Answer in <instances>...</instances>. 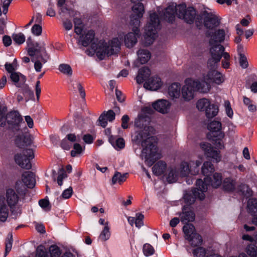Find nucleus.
<instances>
[{
    "instance_id": "obj_1",
    "label": "nucleus",
    "mask_w": 257,
    "mask_h": 257,
    "mask_svg": "<svg viewBox=\"0 0 257 257\" xmlns=\"http://www.w3.org/2000/svg\"><path fill=\"white\" fill-rule=\"evenodd\" d=\"M150 121V118L146 116L140 115L136 119L135 125L136 127L143 130L138 131L135 136V140L142 142L143 147V154L147 164L151 166L156 160L161 157V155L158 151L157 146L156 138L154 137H149V127L147 126Z\"/></svg>"
},
{
    "instance_id": "obj_2",
    "label": "nucleus",
    "mask_w": 257,
    "mask_h": 257,
    "mask_svg": "<svg viewBox=\"0 0 257 257\" xmlns=\"http://www.w3.org/2000/svg\"><path fill=\"white\" fill-rule=\"evenodd\" d=\"M225 48L221 45H214L211 47L210 53L211 57L208 60L207 65L208 67L213 68L214 65L220 61L222 57L225 60H229V54L224 52Z\"/></svg>"
},
{
    "instance_id": "obj_3",
    "label": "nucleus",
    "mask_w": 257,
    "mask_h": 257,
    "mask_svg": "<svg viewBox=\"0 0 257 257\" xmlns=\"http://www.w3.org/2000/svg\"><path fill=\"white\" fill-rule=\"evenodd\" d=\"M196 187L192 191V194H186L184 198L185 202L189 204L193 203L195 199L203 200L205 197L204 192L207 190L206 184L203 183L202 180L197 179L196 182Z\"/></svg>"
},
{
    "instance_id": "obj_4",
    "label": "nucleus",
    "mask_w": 257,
    "mask_h": 257,
    "mask_svg": "<svg viewBox=\"0 0 257 257\" xmlns=\"http://www.w3.org/2000/svg\"><path fill=\"white\" fill-rule=\"evenodd\" d=\"M178 18L184 20L185 22L189 24L194 23L196 17V10L193 7H187L185 3L178 5Z\"/></svg>"
},
{
    "instance_id": "obj_5",
    "label": "nucleus",
    "mask_w": 257,
    "mask_h": 257,
    "mask_svg": "<svg viewBox=\"0 0 257 257\" xmlns=\"http://www.w3.org/2000/svg\"><path fill=\"white\" fill-rule=\"evenodd\" d=\"M5 124L4 126L7 123L11 125L13 131H19L20 127L23 124H25V122L23 121V118L20 114L17 111H12L8 113L7 115H4Z\"/></svg>"
},
{
    "instance_id": "obj_6",
    "label": "nucleus",
    "mask_w": 257,
    "mask_h": 257,
    "mask_svg": "<svg viewBox=\"0 0 257 257\" xmlns=\"http://www.w3.org/2000/svg\"><path fill=\"white\" fill-rule=\"evenodd\" d=\"M34 158L33 149H28L23 151V154H17L15 156V161L22 168L29 170L32 168L30 161Z\"/></svg>"
},
{
    "instance_id": "obj_7",
    "label": "nucleus",
    "mask_w": 257,
    "mask_h": 257,
    "mask_svg": "<svg viewBox=\"0 0 257 257\" xmlns=\"http://www.w3.org/2000/svg\"><path fill=\"white\" fill-rule=\"evenodd\" d=\"M28 53L31 57L35 56L36 59H40L43 63H45L50 58L49 55L47 53L44 44L40 46L38 42H33L28 49Z\"/></svg>"
},
{
    "instance_id": "obj_8",
    "label": "nucleus",
    "mask_w": 257,
    "mask_h": 257,
    "mask_svg": "<svg viewBox=\"0 0 257 257\" xmlns=\"http://www.w3.org/2000/svg\"><path fill=\"white\" fill-rule=\"evenodd\" d=\"M201 164V162L200 160L182 162L179 171L180 176L185 177L189 174L192 175H196L199 172L198 167Z\"/></svg>"
},
{
    "instance_id": "obj_9",
    "label": "nucleus",
    "mask_w": 257,
    "mask_h": 257,
    "mask_svg": "<svg viewBox=\"0 0 257 257\" xmlns=\"http://www.w3.org/2000/svg\"><path fill=\"white\" fill-rule=\"evenodd\" d=\"M91 49L96 53V55L98 59L103 60L105 58V56H110L109 50V45H107L106 42L104 40H100L98 42L96 40V43H92L91 45Z\"/></svg>"
},
{
    "instance_id": "obj_10",
    "label": "nucleus",
    "mask_w": 257,
    "mask_h": 257,
    "mask_svg": "<svg viewBox=\"0 0 257 257\" xmlns=\"http://www.w3.org/2000/svg\"><path fill=\"white\" fill-rule=\"evenodd\" d=\"M204 17V25L205 28L212 30L219 25L220 21L218 18L211 13L204 11L202 16H197V19L199 21Z\"/></svg>"
},
{
    "instance_id": "obj_11",
    "label": "nucleus",
    "mask_w": 257,
    "mask_h": 257,
    "mask_svg": "<svg viewBox=\"0 0 257 257\" xmlns=\"http://www.w3.org/2000/svg\"><path fill=\"white\" fill-rule=\"evenodd\" d=\"M151 74L150 69L148 67L144 66L139 70L136 80H162V79H165L167 75V74H165V76H163V74H156L150 78Z\"/></svg>"
},
{
    "instance_id": "obj_12",
    "label": "nucleus",
    "mask_w": 257,
    "mask_h": 257,
    "mask_svg": "<svg viewBox=\"0 0 257 257\" xmlns=\"http://www.w3.org/2000/svg\"><path fill=\"white\" fill-rule=\"evenodd\" d=\"M16 135L15 144L17 147L20 148L31 145L32 140L30 135H25L20 128L19 131H15Z\"/></svg>"
},
{
    "instance_id": "obj_13",
    "label": "nucleus",
    "mask_w": 257,
    "mask_h": 257,
    "mask_svg": "<svg viewBox=\"0 0 257 257\" xmlns=\"http://www.w3.org/2000/svg\"><path fill=\"white\" fill-rule=\"evenodd\" d=\"M200 146L207 157L212 158L217 163L220 161L221 157L220 152L215 150L209 143L202 142L200 143Z\"/></svg>"
},
{
    "instance_id": "obj_14",
    "label": "nucleus",
    "mask_w": 257,
    "mask_h": 257,
    "mask_svg": "<svg viewBox=\"0 0 257 257\" xmlns=\"http://www.w3.org/2000/svg\"><path fill=\"white\" fill-rule=\"evenodd\" d=\"M178 5L174 6L173 5L168 6L163 13L164 20L170 24H173L175 21L176 16L178 17Z\"/></svg>"
},
{
    "instance_id": "obj_15",
    "label": "nucleus",
    "mask_w": 257,
    "mask_h": 257,
    "mask_svg": "<svg viewBox=\"0 0 257 257\" xmlns=\"http://www.w3.org/2000/svg\"><path fill=\"white\" fill-rule=\"evenodd\" d=\"M133 31V32L128 33L124 36V44L128 48H132L137 43V37L140 35V29L138 27H134Z\"/></svg>"
},
{
    "instance_id": "obj_16",
    "label": "nucleus",
    "mask_w": 257,
    "mask_h": 257,
    "mask_svg": "<svg viewBox=\"0 0 257 257\" xmlns=\"http://www.w3.org/2000/svg\"><path fill=\"white\" fill-rule=\"evenodd\" d=\"M222 74L215 70L211 69L207 73L203 72L201 79H193L191 78H187L185 80H221Z\"/></svg>"
},
{
    "instance_id": "obj_17",
    "label": "nucleus",
    "mask_w": 257,
    "mask_h": 257,
    "mask_svg": "<svg viewBox=\"0 0 257 257\" xmlns=\"http://www.w3.org/2000/svg\"><path fill=\"white\" fill-rule=\"evenodd\" d=\"M207 36L211 37L209 44L211 47L217 43H222L224 41L225 37V31L223 29H218L211 34V33H206Z\"/></svg>"
},
{
    "instance_id": "obj_18",
    "label": "nucleus",
    "mask_w": 257,
    "mask_h": 257,
    "mask_svg": "<svg viewBox=\"0 0 257 257\" xmlns=\"http://www.w3.org/2000/svg\"><path fill=\"white\" fill-rule=\"evenodd\" d=\"M196 91L194 82L185 81V84L182 88V96L185 100H190L194 97V94Z\"/></svg>"
},
{
    "instance_id": "obj_19",
    "label": "nucleus",
    "mask_w": 257,
    "mask_h": 257,
    "mask_svg": "<svg viewBox=\"0 0 257 257\" xmlns=\"http://www.w3.org/2000/svg\"><path fill=\"white\" fill-rule=\"evenodd\" d=\"M167 87V92L169 97L172 100L178 99L180 96V84L178 82H174L171 84H165L164 89Z\"/></svg>"
},
{
    "instance_id": "obj_20",
    "label": "nucleus",
    "mask_w": 257,
    "mask_h": 257,
    "mask_svg": "<svg viewBox=\"0 0 257 257\" xmlns=\"http://www.w3.org/2000/svg\"><path fill=\"white\" fill-rule=\"evenodd\" d=\"M214 168L213 164L209 161L205 162L201 168L202 174L205 177L204 179L203 183L206 184L207 187V182H210V176L214 172Z\"/></svg>"
},
{
    "instance_id": "obj_21",
    "label": "nucleus",
    "mask_w": 257,
    "mask_h": 257,
    "mask_svg": "<svg viewBox=\"0 0 257 257\" xmlns=\"http://www.w3.org/2000/svg\"><path fill=\"white\" fill-rule=\"evenodd\" d=\"M5 69L10 74L11 80H26V77L19 72H15V68L13 64L6 62Z\"/></svg>"
},
{
    "instance_id": "obj_22",
    "label": "nucleus",
    "mask_w": 257,
    "mask_h": 257,
    "mask_svg": "<svg viewBox=\"0 0 257 257\" xmlns=\"http://www.w3.org/2000/svg\"><path fill=\"white\" fill-rule=\"evenodd\" d=\"M143 0H138V3L134 5L132 7L133 14L131 16V18L137 22H140V19L142 18L144 13V7L141 3Z\"/></svg>"
},
{
    "instance_id": "obj_23",
    "label": "nucleus",
    "mask_w": 257,
    "mask_h": 257,
    "mask_svg": "<svg viewBox=\"0 0 257 257\" xmlns=\"http://www.w3.org/2000/svg\"><path fill=\"white\" fill-rule=\"evenodd\" d=\"M6 197L9 206L12 208L18 202L19 196L16 191L12 188H8L6 191Z\"/></svg>"
},
{
    "instance_id": "obj_24",
    "label": "nucleus",
    "mask_w": 257,
    "mask_h": 257,
    "mask_svg": "<svg viewBox=\"0 0 257 257\" xmlns=\"http://www.w3.org/2000/svg\"><path fill=\"white\" fill-rule=\"evenodd\" d=\"M95 33L92 30H89L84 36L82 35L80 36L79 42L81 43L82 46L84 47H87L89 44L92 45V43H96L95 41Z\"/></svg>"
},
{
    "instance_id": "obj_25",
    "label": "nucleus",
    "mask_w": 257,
    "mask_h": 257,
    "mask_svg": "<svg viewBox=\"0 0 257 257\" xmlns=\"http://www.w3.org/2000/svg\"><path fill=\"white\" fill-rule=\"evenodd\" d=\"M137 82L139 84L143 83L144 87L150 91H157L165 87L163 81H137Z\"/></svg>"
},
{
    "instance_id": "obj_26",
    "label": "nucleus",
    "mask_w": 257,
    "mask_h": 257,
    "mask_svg": "<svg viewBox=\"0 0 257 257\" xmlns=\"http://www.w3.org/2000/svg\"><path fill=\"white\" fill-rule=\"evenodd\" d=\"M23 183L28 188H32L35 186L36 181L35 174L31 171H26L22 176Z\"/></svg>"
},
{
    "instance_id": "obj_27",
    "label": "nucleus",
    "mask_w": 257,
    "mask_h": 257,
    "mask_svg": "<svg viewBox=\"0 0 257 257\" xmlns=\"http://www.w3.org/2000/svg\"><path fill=\"white\" fill-rule=\"evenodd\" d=\"M153 107L157 111L163 113H167L170 108V103L166 100H159L152 104Z\"/></svg>"
},
{
    "instance_id": "obj_28",
    "label": "nucleus",
    "mask_w": 257,
    "mask_h": 257,
    "mask_svg": "<svg viewBox=\"0 0 257 257\" xmlns=\"http://www.w3.org/2000/svg\"><path fill=\"white\" fill-rule=\"evenodd\" d=\"M211 81H190V82H194L196 91L203 93H208L210 91L211 87Z\"/></svg>"
},
{
    "instance_id": "obj_29",
    "label": "nucleus",
    "mask_w": 257,
    "mask_h": 257,
    "mask_svg": "<svg viewBox=\"0 0 257 257\" xmlns=\"http://www.w3.org/2000/svg\"><path fill=\"white\" fill-rule=\"evenodd\" d=\"M9 209L4 198H0V221L5 222L9 216Z\"/></svg>"
},
{
    "instance_id": "obj_30",
    "label": "nucleus",
    "mask_w": 257,
    "mask_h": 257,
    "mask_svg": "<svg viewBox=\"0 0 257 257\" xmlns=\"http://www.w3.org/2000/svg\"><path fill=\"white\" fill-rule=\"evenodd\" d=\"M160 24L158 15L154 13L150 15V22L148 24L146 29V31L156 32V28Z\"/></svg>"
},
{
    "instance_id": "obj_31",
    "label": "nucleus",
    "mask_w": 257,
    "mask_h": 257,
    "mask_svg": "<svg viewBox=\"0 0 257 257\" xmlns=\"http://www.w3.org/2000/svg\"><path fill=\"white\" fill-rule=\"evenodd\" d=\"M138 56V60L141 64L148 62L151 58V53L148 50L140 49L137 52Z\"/></svg>"
},
{
    "instance_id": "obj_32",
    "label": "nucleus",
    "mask_w": 257,
    "mask_h": 257,
    "mask_svg": "<svg viewBox=\"0 0 257 257\" xmlns=\"http://www.w3.org/2000/svg\"><path fill=\"white\" fill-rule=\"evenodd\" d=\"M120 49V43L118 38H113L111 41L109 45V55L116 54L119 52Z\"/></svg>"
},
{
    "instance_id": "obj_33",
    "label": "nucleus",
    "mask_w": 257,
    "mask_h": 257,
    "mask_svg": "<svg viewBox=\"0 0 257 257\" xmlns=\"http://www.w3.org/2000/svg\"><path fill=\"white\" fill-rule=\"evenodd\" d=\"M166 168V163L163 161H160L155 164L152 168V170L154 174L161 175L165 172Z\"/></svg>"
},
{
    "instance_id": "obj_34",
    "label": "nucleus",
    "mask_w": 257,
    "mask_h": 257,
    "mask_svg": "<svg viewBox=\"0 0 257 257\" xmlns=\"http://www.w3.org/2000/svg\"><path fill=\"white\" fill-rule=\"evenodd\" d=\"M195 219V214L191 210L184 211L180 214L181 222L187 224L189 222L193 221Z\"/></svg>"
},
{
    "instance_id": "obj_35",
    "label": "nucleus",
    "mask_w": 257,
    "mask_h": 257,
    "mask_svg": "<svg viewBox=\"0 0 257 257\" xmlns=\"http://www.w3.org/2000/svg\"><path fill=\"white\" fill-rule=\"evenodd\" d=\"M156 33L157 32L155 31H146L144 39L143 41V44L146 47L151 45L155 39Z\"/></svg>"
},
{
    "instance_id": "obj_36",
    "label": "nucleus",
    "mask_w": 257,
    "mask_h": 257,
    "mask_svg": "<svg viewBox=\"0 0 257 257\" xmlns=\"http://www.w3.org/2000/svg\"><path fill=\"white\" fill-rule=\"evenodd\" d=\"M109 141L116 150L123 149L125 146V142L123 139L119 138L116 140L112 136L109 137Z\"/></svg>"
},
{
    "instance_id": "obj_37",
    "label": "nucleus",
    "mask_w": 257,
    "mask_h": 257,
    "mask_svg": "<svg viewBox=\"0 0 257 257\" xmlns=\"http://www.w3.org/2000/svg\"><path fill=\"white\" fill-rule=\"evenodd\" d=\"M168 170L169 173L167 178L168 182L170 183L176 182L178 176H180L179 171L175 167H170Z\"/></svg>"
},
{
    "instance_id": "obj_38",
    "label": "nucleus",
    "mask_w": 257,
    "mask_h": 257,
    "mask_svg": "<svg viewBox=\"0 0 257 257\" xmlns=\"http://www.w3.org/2000/svg\"><path fill=\"white\" fill-rule=\"evenodd\" d=\"M208 128L211 132L210 135L215 137L214 133L219 134V132H221V123L219 121H213L208 124Z\"/></svg>"
},
{
    "instance_id": "obj_39",
    "label": "nucleus",
    "mask_w": 257,
    "mask_h": 257,
    "mask_svg": "<svg viewBox=\"0 0 257 257\" xmlns=\"http://www.w3.org/2000/svg\"><path fill=\"white\" fill-rule=\"evenodd\" d=\"M222 183V176L221 174L215 173L213 175V178L210 177V182H207V186L211 183V186L214 188L218 187Z\"/></svg>"
},
{
    "instance_id": "obj_40",
    "label": "nucleus",
    "mask_w": 257,
    "mask_h": 257,
    "mask_svg": "<svg viewBox=\"0 0 257 257\" xmlns=\"http://www.w3.org/2000/svg\"><path fill=\"white\" fill-rule=\"evenodd\" d=\"M222 184L223 189L227 191H232L236 185L235 181L230 178H225Z\"/></svg>"
},
{
    "instance_id": "obj_41",
    "label": "nucleus",
    "mask_w": 257,
    "mask_h": 257,
    "mask_svg": "<svg viewBox=\"0 0 257 257\" xmlns=\"http://www.w3.org/2000/svg\"><path fill=\"white\" fill-rule=\"evenodd\" d=\"M128 177L127 173H124L121 174L118 172H116L112 178V184H115L117 183L121 184L124 182Z\"/></svg>"
},
{
    "instance_id": "obj_42",
    "label": "nucleus",
    "mask_w": 257,
    "mask_h": 257,
    "mask_svg": "<svg viewBox=\"0 0 257 257\" xmlns=\"http://www.w3.org/2000/svg\"><path fill=\"white\" fill-rule=\"evenodd\" d=\"M183 231L186 239L190 238L195 233V227L192 224L187 223L183 227Z\"/></svg>"
},
{
    "instance_id": "obj_43",
    "label": "nucleus",
    "mask_w": 257,
    "mask_h": 257,
    "mask_svg": "<svg viewBox=\"0 0 257 257\" xmlns=\"http://www.w3.org/2000/svg\"><path fill=\"white\" fill-rule=\"evenodd\" d=\"M192 246H197L201 245L203 240L202 236L198 233L195 232L188 239Z\"/></svg>"
},
{
    "instance_id": "obj_44",
    "label": "nucleus",
    "mask_w": 257,
    "mask_h": 257,
    "mask_svg": "<svg viewBox=\"0 0 257 257\" xmlns=\"http://www.w3.org/2000/svg\"><path fill=\"white\" fill-rule=\"evenodd\" d=\"M211 103L209 100L206 98H202L198 100L196 103V107L200 111H205L210 105Z\"/></svg>"
},
{
    "instance_id": "obj_45",
    "label": "nucleus",
    "mask_w": 257,
    "mask_h": 257,
    "mask_svg": "<svg viewBox=\"0 0 257 257\" xmlns=\"http://www.w3.org/2000/svg\"><path fill=\"white\" fill-rule=\"evenodd\" d=\"M248 213L252 216L257 214V200L256 199H249L247 203Z\"/></svg>"
},
{
    "instance_id": "obj_46",
    "label": "nucleus",
    "mask_w": 257,
    "mask_h": 257,
    "mask_svg": "<svg viewBox=\"0 0 257 257\" xmlns=\"http://www.w3.org/2000/svg\"><path fill=\"white\" fill-rule=\"evenodd\" d=\"M218 107L213 104L210 105L206 110V116L207 118H210L216 116L218 113Z\"/></svg>"
},
{
    "instance_id": "obj_47",
    "label": "nucleus",
    "mask_w": 257,
    "mask_h": 257,
    "mask_svg": "<svg viewBox=\"0 0 257 257\" xmlns=\"http://www.w3.org/2000/svg\"><path fill=\"white\" fill-rule=\"evenodd\" d=\"M22 92L25 96V99L26 102L30 100L34 99V94L33 91L30 88L29 86H24V88L22 90Z\"/></svg>"
},
{
    "instance_id": "obj_48",
    "label": "nucleus",
    "mask_w": 257,
    "mask_h": 257,
    "mask_svg": "<svg viewBox=\"0 0 257 257\" xmlns=\"http://www.w3.org/2000/svg\"><path fill=\"white\" fill-rule=\"evenodd\" d=\"M85 149V147H82L78 143H75L73 145V150L71 151V156L72 157L80 156Z\"/></svg>"
},
{
    "instance_id": "obj_49",
    "label": "nucleus",
    "mask_w": 257,
    "mask_h": 257,
    "mask_svg": "<svg viewBox=\"0 0 257 257\" xmlns=\"http://www.w3.org/2000/svg\"><path fill=\"white\" fill-rule=\"evenodd\" d=\"M243 103L247 107L249 111L251 112H255L257 110L256 106L253 103V101L249 98L244 96L243 97Z\"/></svg>"
},
{
    "instance_id": "obj_50",
    "label": "nucleus",
    "mask_w": 257,
    "mask_h": 257,
    "mask_svg": "<svg viewBox=\"0 0 257 257\" xmlns=\"http://www.w3.org/2000/svg\"><path fill=\"white\" fill-rule=\"evenodd\" d=\"M13 243V236L11 233H9L6 240V248L4 257H6L12 249Z\"/></svg>"
},
{
    "instance_id": "obj_51",
    "label": "nucleus",
    "mask_w": 257,
    "mask_h": 257,
    "mask_svg": "<svg viewBox=\"0 0 257 257\" xmlns=\"http://www.w3.org/2000/svg\"><path fill=\"white\" fill-rule=\"evenodd\" d=\"M59 70L62 73L68 76H70L72 74V70L71 66L66 64H62L59 65Z\"/></svg>"
},
{
    "instance_id": "obj_52",
    "label": "nucleus",
    "mask_w": 257,
    "mask_h": 257,
    "mask_svg": "<svg viewBox=\"0 0 257 257\" xmlns=\"http://www.w3.org/2000/svg\"><path fill=\"white\" fill-rule=\"evenodd\" d=\"M143 250L144 255L146 256L152 255L155 253L154 247L149 243H146L144 245Z\"/></svg>"
},
{
    "instance_id": "obj_53",
    "label": "nucleus",
    "mask_w": 257,
    "mask_h": 257,
    "mask_svg": "<svg viewBox=\"0 0 257 257\" xmlns=\"http://www.w3.org/2000/svg\"><path fill=\"white\" fill-rule=\"evenodd\" d=\"M110 236L109 228L107 225V223H106V225L104 226V229L99 235V238L102 241H106L110 237Z\"/></svg>"
},
{
    "instance_id": "obj_54",
    "label": "nucleus",
    "mask_w": 257,
    "mask_h": 257,
    "mask_svg": "<svg viewBox=\"0 0 257 257\" xmlns=\"http://www.w3.org/2000/svg\"><path fill=\"white\" fill-rule=\"evenodd\" d=\"M13 39L16 43L18 45H21L25 41V36L22 33L13 34Z\"/></svg>"
},
{
    "instance_id": "obj_55",
    "label": "nucleus",
    "mask_w": 257,
    "mask_h": 257,
    "mask_svg": "<svg viewBox=\"0 0 257 257\" xmlns=\"http://www.w3.org/2000/svg\"><path fill=\"white\" fill-rule=\"evenodd\" d=\"M36 257H49L47 251L43 245H39L37 247Z\"/></svg>"
},
{
    "instance_id": "obj_56",
    "label": "nucleus",
    "mask_w": 257,
    "mask_h": 257,
    "mask_svg": "<svg viewBox=\"0 0 257 257\" xmlns=\"http://www.w3.org/2000/svg\"><path fill=\"white\" fill-rule=\"evenodd\" d=\"M144 218V216L143 214L141 213H138L136 214L135 217V225L136 227L140 228L143 225Z\"/></svg>"
},
{
    "instance_id": "obj_57",
    "label": "nucleus",
    "mask_w": 257,
    "mask_h": 257,
    "mask_svg": "<svg viewBox=\"0 0 257 257\" xmlns=\"http://www.w3.org/2000/svg\"><path fill=\"white\" fill-rule=\"evenodd\" d=\"M51 257H60L61 251L59 248L56 245H52L50 247Z\"/></svg>"
},
{
    "instance_id": "obj_58",
    "label": "nucleus",
    "mask_w": 257,
    "mask_h": 257,
    "mask_svg": "<svg viewBox=\"0 0 257 257\" xmlns=\"http://www.w3.org/2000/svg\"><path fill=\"white\" fill-rule=\"evenodd\" d=\"M193 254L194 257H204L206 250L203 247H199L193 250Z\"/></svg>"
},
{
    "instance_id": "obj_59",
    "label": "nucleus",
    "mask_w": 257,
    "mask_h": 257,
    "mask_svg": "<svg viewBox=\"0 0 257 257\" xmlns=\"http://www.w3.org/2000/svg\"><path fill=\"white\" fill-rule=\"evenodd\" d=\"M218 139H215L214 141V145L219 149H222L223 148V145L221 139L224 137V134L223 132H219V134H218Z\"/></svg>"
},
{
    "instance_id": "obj_60",
    "label": "nucleus",
    "mask_w": 257,
    "mask_h": 257,
    "mask_svg": "<svg viewBox=\"0 0 257 257\" xmlns=\"http://www.w3.org/2000/svg\"><path fill=\"white\" fill-rule=\"evenodd\" d=\"M247 253L251 257H257V247L250 245L246 248Z\"/></svg>"
},
{
    "instance_id": "obj_61",
    "label": "nucleus",
    "mask_w": 257,
    "mask_h": 257,
    "mask_svg": "<svg viewBox=\"0 0 257 257\" xmlns=\"http://www.w3.org/2000/svg\"><path fill=\"white\" fill-rule=\"evenodd\" d=\"M67 177L64 170L61 169L58 172V176L57 178V183L59 186H62L63 184V180Z\"/></svg>"
},
{
    "instance_id": "obj_62",
    "label": "nucleus",
    "mask_w": 257,
    "mask_h": 257,
    "mask_svg": "<svg viewBox=\"0 0 257 257\" xmlns=\"http://www.w3.org/2000/svg\"><path fill=\"white\" fill-rule=\"evenodd\" d=\"M39 205L45 211H49L51 209V205L48 200L43 199L39 201Z\"/></svg>"
},
{
    "instance_id": "obj_63",
    "label": "nucleus",
    "mask_w": 257,
    "mask_h": 257,
    "mask_svg": "<svg viewBox=\"0 0 257 257\" xmlns=\"http://www.w3.org/2000/svg\"><path fill=\"white\" fill-rule=\"evenodd\" d=\"M239 62L240 66L242 68H246L248 66L247 58L243 54H239Z\"/></svg>"
},
{
    "instance_id": "obj_64",
    "label": "nucleus",
    "mask_w": 257,
    "mask_h": 257,
    "mask_svg": "<svg viewBox=\"0 0 257 257\" xmlns=\"http://www.w3.org/2000/svg\"><path fill=\"white\" fill-rule=\"evenodd\" d=\"M32 33L36 36H40L42 34V28L39 24H35L31 29Z\"/></svg>"
}]
</instances>
